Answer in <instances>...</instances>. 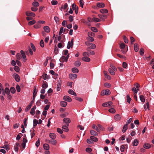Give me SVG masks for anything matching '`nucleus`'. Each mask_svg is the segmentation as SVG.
Segmentation results:
<instances>
[{
	"mask_svg": "<svg viewBox=\"0 0 154 154\" xmlns=\"http://www.w3.org/2000/svg\"><path fill=\"white\" fill-rule=\"evenodd\" d=\"M85 45L88 46V47L86 49L87 51H90V49H94L96 48L95 44L91 43L88 42H85Z\"/></svg>",
	"mask_w": 154,
	"mask_h": 154,
	"instance_id": "f257e3e1",
	"label": "nucleus"
},
{
	"mask_svg": "<svg viewBox=\"0 0 154 154\" xmlns=\"http://www.w3.org/2000/svg\"><path fill=\"white\" fill-rule=\"evenodd\" d=\"M69 56V54H68L66 57L63 56L60 59V61L61 62H63L65 61L66 62L68 60Z\"/></svg>",
	"mask_w": 154,
	"mask_h": 154,
	"instance_id": "f03ea898",
	"label": "nucleus"
},
{
	"mask_svg": "<svg viewBox=\"0 0 154 154\" xmlns=\"http://www.w3.org/2000/svg\"><path fill=\"white\" fill-rule=\"evenodd\" d=\"M62 83V81L60 79V78L59 80H58V83L57 87V91H60L61 87V85Z\"/></svg>",
	"mask_w": 154,
	"mask_h": 154,
	"instance_id": "7ed1b4c3",
	"label": "nucleus"
},
{
	"mask_svg": "<svg viewBox=\"0 0 154 154\" xmlns=\"http://www.w3.org/2000/svg\"><path fill=\"white\" fill-rule=\"evenodd\" d=\"M73 39H72L70 42H69L68 43L67 48L69 49L70 48H72L73 47Z\"/></svg>",
	"mask_w": 154,
	"mask_h": 154,
	"instance_id": "20e7f679",
	"label": "nucleus"
},
{
	"mask_svg": "<svg viewBox=\"0 0 154 154\" xmlns=\"http://www.w3.org/2000/svg\"><path fill=\"white\" fill-rule=\"evenodd\" d=\"M63 122L66 124L67 126H69V123L71 122V120L70 119L68 118H65L63 119Z\"/></svg>",
	"mask_w": 154,
	"mask_h": 154,
	"instance_id": "39448f33",
	"label": "nucleus"
},
{
	"mask_svg": "<svg viewBox=\"0 0 154 154\" xmlns=\"http://www.w3.org/2000/svg\"><path fill=\"white\" fill-rule=\"evenodd\" d=\"M112 101H109L103 103L102 104V106L105 107H107L112 105Z\"/></svg>",
	"mask_w": 154,
	"mask_h": 154,
	"instance_id": "423d86ee",
	"label": "nucleus"
},
{
	"mask_svg": "<svg viewBox=\"0 0 154 154\" xmlns=\"http://www.w3.org/2000/svg\"><path fill=\"white\" fill-rule=\"evenodd\" d=\"M63 100L65 101L70 102L72 101V99L68 96H65L63 97Z\"/></svg>",
	"mask_w": 154,
	"mask_h": 154,
	"instance_id": "0eeeda50",
	"label": "nucleus"
},
{
	"mask_svg": "<svg viewBox=\"0 0 154 154\" xmlns=\"http://www.w3.org/2000/svg\"><path fill=\"white\" fill-rule=\"evenodd\" d=\"M115 120L116 121H119L121 119V116L119 114L116 115L114 117Z\"/></svg>",
	"mask_w": 154,
	"mask_h": 154,
	"instance_id": "6e6552de",
	"label": "nucleus"
},
{
	"mask_svg": "<svg viewBox=\"0 0 154 154\" xmlns=\"http://www.w3.org/2000/svg\"><path fill=\"white\" fill-rule=\"evenodd\" d=\"M69 77L71 79L73 80L77 77V75L76 74H71L69 75Z\"/></svg>",
	"mask_w": 154,
	"mask_h": 154,
	"instance_id": "1a4fd4ad",
	"label": "nucleus"
},
{
	"mask_svg": "<svg viewBox=\"0 0 154 154\" xmlns=\"http://www.w3.org/2000/svg\"><path fill=\"white\" fill-rule=\"evenodd\" d=\"M98 17L102 19L103 21H104L105 19L106 18L107 16L105 14H99L98 15Z\"/></svg>",
	"mask_w": 154,
	"mask_h": 154,
	"instance_id": "9d476101",
	"label": "nucleus"
},
{
	"mask_svg": "<svg viewBox=\"0 0 154 154\" xmlns=\"http://www.w3.org/2000/svg\"><path fill=\"white\" fill-rule=\"evenodd\" d=\"M26 14L27 16H32V17H34L35 16V14L34 13L28 11L26 12Z\"/></svg>",
	"mask_w": 154,
	"mask_h": 154,
	"instance_id": "9b49d317",
	"label": "nucleus"
},
{
	"mask_svg": "<svg viewBox=\"0 0 154 154\" xmlns=\"http://www.w3.org/2000/svg\"><path fill=\"white\" fill-rule=\"evenodd\" d=\"M36 108V106H34L31 109V110L30 112V113L32 115H34L35 114V110Z\"/></svg>",
	"mask_w": 154,
	"mask_h": 154,
	"instance_id": "f8f14e48",
	"label": "nucleus"
},
{
	"mask_svg": "<svg viewBox=\"0 0 154 154\" xmlns=\"http://www.w3.org/2000/svg\"><path fill=\"white\" fill-rule=\"evenodd\" d=\"M49 143L53 145H56L57 143V141L55 139L49 140Z\"/></svg>",
	"mask_w": 154,
	"mask_h": 154,
	"instance_id": "ddd939ff",
	"label": "nucleus"
},
{
	"mask_svg": "<svg viewBox=\"0 0 154 154\" xmlns=\"http://www.w3.org/2000/svg\"><path fill=\"white\" fill-rule=\"evenodd\" d=\"M82 60L84 61L89 62L90 61V59L87 57H83L82 58Z\"/></svg>",
	"mask_w": 154,
	"mask_h": 154,
	"instance_id": "4468645a",
	"label": "nucleus"
},
{
	"mask_svg": "<svg viewBox=\"0 0 154 154\" xmlns=\"http://www.w3.org/2000/svg\"><path fill=\"white\" fill-rule=\"evenodd\" d=\"M44 30L47 33L50 32V29L49 27L48 26H44L43 27Z\"/></svg>",
	"mask_w": 154,
	"mask_h": 154,
	"instance_id": "2eb2a0df",
	"label": "nucleus"
},
{
	"mask_svg": "<svg viewBox=\"0 0 154 154\" xmlns=\"http://www.w3.org/2000/svg\"><path fill=\"white\" fill-rule=\"evenodd\" d=\"M139 141L137 139H135L132 142V145L133 146H136L138 145Z\"/></svg>",
	"mask_w": 154,
	"mask_h": 154,
	"instance_id": "dca6fc26",
	"label": "nucleus"
},
{
	"mask_svg": "<svg viewBox=\"0 0 154 154\" xmlns=\"http://www.w3.org/2000/svg\"><path fill=\"white\" fill-rule=\"evenodd\" d=\"M97 5L99 8H103L105 7L104 4L103 3H97Z\"/></svg>",
	"mask_w": 154,
	"mask_h": 154,
	"instance_id": "f3484780",
	"label": "nucleus"
},
{
	"mask_svg": "<svg viewBox=\"0 0 154 154\" xmlns=\"http://www.w3.org/2000/svg\"><path fill=\"white\" fill-rule=\"evenodd\" d=\"M151 146V145L148 143H145L143 145V147L146 149H149Z\"/></svg>",
	"mask_w": 154,
	"mask_h": 154,
	"instance_id": "a211bd4d",
	"label": "nucleus"
},
{
	"mask_svg": "<svg viewBox=\"0 0 154 154\" xmlns=\"http://www.w3.org/2000/svg\"><path fill=\"white\" fill-rule=\"evenodd\" d=\"M68 126H67L66 125H63L62 128L63 130L66 132H68L69 131V129L68 128Z\"/></svg>",
	"mask_w": 154,
	"mask_h": 154,
	"instance_id": "6ab92c4d",
	"label": "nucleus"
},
{
	"mask_svg": "<svg viewBox=\"0 0 154 154\" xmlns=\"http://www.w3.org/2000/svg\"><path fill=\"white\" fill-rule=\"evenodd\" d=\"M50 137L52 139H55L56 138V135L54 133H51L49 134Z\"/></svg>",
	"mask_w": 154,
	"mask_h": 154,
	"instance_id": "aec40b11",
	"label": "nucleus"
},
{
	"mask_svg": "<svg viewBox=\"0 0 154 154\" xmlns=\"http://www.w3.org/2000/svg\"><path fill=\"white\" fill-rule=\"evenodd\" d=\"M60 105L61 106L65 107L66 106L67 103L65 101H61L60 103Z\"/></svg>",
	"mask_w": 154,
	"mask_h": 154,
	"instance_id": "412c9836",
	"label": "nucleus"
},
{
	"mask_svg": "<svg viewBox=\"0 0 154 154\" xmlns=\"http://www.w3.org/2000/svg\"><path fill=\"white\" fill-rule=\"evenodd\" d=\"M90 133L91 135H94L96 136L98 135L97 133L96 132L93 130H91L90 131Z\"/></svg>",
	"mask_w": 154,
	"mask_h": 154,
	"instance_id": "4be33fe9",
	"label": "nucleus"
},
{
	"mask_svg": "<svg viewBox=\"0 0 154 154\" xmlns=\"http://www.w3.org/2000/svg\"><path fill=\"white\" fill-rule=\"evenodd\" d=\"M72 72L74 73H77L79 72V69L76 67H74L72 69Z\"/></svg>",
	"mask_w": 154,
	"mask_h": 154,
	"instance_id": "5701e85b",
	"label": "nucleus"
},
{
	"mask_svg": "<svg viewBox=\"0 0 154 154\" xmlns=\"http://www.w3.org/2000/svg\"><path fill=\"white\" fill-rule=\"evenodd\" d=\"M68 93L71 95H73L74 96L76 95V93L72 89H69V90Z\"/></svg>",
	"mask_w": 154,
	"mask_h": 154,
	"instance_id": "b1692460",
	"label": "nucleus"
},
{
	"mask_svg": "<svg viewBox=\"0 0 154 154\" xmlns=\"http://www.w3.org/2000/svg\"><path fill=\"white\" fill-rule=\"evenodd\" d=\"M14 78L15 80L17 82H19L20 80V77L18 74H16L14 76Z\"/></svg>",
	"mask_w": 154,
	"mask_h": 154,
	"instance_id": "393cba45",
	"label": "nucleus"
},
{
	"mask_svg": "<svg viewBox=\"0 0 154 154\" xmlns=\"http://www.w3.org/2000/svg\"><path fill=\"white\" fill-rule=\"evenodd\" d=\"M128 128V124H126L124 125L122 131L123 133H125Z\"/></svg>",
	"mask_w": 154,
	"mask_h": 154,
	"instance_id": "a878e982",
	"label": "nucleus"
},
{
	"mask_svg": "<svg viewBox=\"0 0 154 154\" xmlns=\"http://www.w3.org/2000/svg\"><path fill=\"white\" fill-rule=\"evenodd\" d=\"M33 127H35L38 124V120L35 119H34L33 120Z\"/></svg>",
	"mask_w": 154,
	"mask_h": 154,
	"instance_id": "bb28decb",
	"label": "nucleus"
},
{
	"mask_svg": "<svg viewBox=\"0 0 154 154\" xmlns=\"http://www.w3.org/2000/svg\"><path fill=\"white\" fill-rule=\"evenodd\" d=\"M43 147L44 149L45 150H48L49 149V146L48 144H45Z\"/></svg>",
	"mask_w": 154,
	"mask_h": 154,
	"instance_id": "cd10ccee",
	"label": "nucleus"
},
{
	"mask_svg": "<svg viewBox=\"0 0 154 154\" xmlns=\"http://www.w3.org/2000/svg\"><path fill=\"white\" fill-rule=\"evenodd\" d=\"M134 50L136 52H137L138 51V46L137 43H135L134 45Z\"/></svg>",
	"mask_w": 154,
	"mask_h": 154,
	"instance_id": "c85d7f7f",
	"label": "nucleus"
},
{
	"mask_svg": "<svg viewBox=\"0 0 154 154\" xmlns=\"http://www.w3.org/2000/svg\"><path fill=\"white\" fill-rule=\"evenodd\" d=\"M90 139L93 141H94V142H97V141L98 140V139L97 138L94 137V136H91L90 137Z\"/></svg>",
	"mask_w": 154,
	"mask_h": 154,
	"instance_id": "c756f323",
	"label": "nucleus"
},
{
	"mask_svg": "<svg viewBox=\"0 0 154 154\" xmlns=\"http://www.w3.org/2000/svg\"><path fill=\"white\" fill-rule=\"evenodd\" d=\"M149 107V104L148 102H147L146 105H144V108L145 110L148 109Z\"/></svg>",
	"mask_w": 154,
	"mask_h": 154,
	"instance_id": "7c9ffc66",
	"label": "nucleus"
},
{
	"mask_svg": "<svg viewBox=\"0 0 154 154\" xmlns=\"http://www.w3.org/2000/svg\"><path fill=\"white\" fill-rule=\"evenodd\" d=\"M81 64V62L79 61H75L74 63V65L76 66H79Z\"/></svg>",
	"mask_w": 154,
	"mask_h": 154,
	"instance_id": "2f4dec72",
	"label": "nucleus"
},
{
	"mask_svg": "<svg viewBox=\"0 0 154 154\" xmlns=\"http://www.w3.org/2000/svg\"><path fill=\"white\" fill-rule=\"evenodd\" d=\"M100 11L102 14L106 13L108 12L107 10L105 9H101L100 10Z\"/></svg>",
	"mask_w": 154,
	"mask_h": 154,
	"instance_id": "473e14b6",
	"label": "nucleus"
},
{
	"mask_svg": "<svg viewBox=\"0 0 154 154\" xmlns=\"http://www.w3.org/2000/svg\"><path fill=\"white\" fill-rule=\"evenodd\" d=\"M36 23V21L35 20H33L32 21L29 22L28 23V25L29 26L32 25Z\"/></svg>",
	"mask_w": 154,
	"mask_h": 154,
	"instance_id": "72a5a7b5",
	"label": "nucleus"
},
{
	"mask_svg": "<svg viewBox=\"0 0 154 154\" xmlns=\"http://www.w3.org/2000/svg\"><path fill=\"white\" fill-rule=\"evenodd\" d=\"M41 25L39 23H38V22L37 23V24L34 26V27L35 29L39 28L41 27Z\"/></svg>",
	"mask_w": 154,
	"mask_h": 154,
	"instance_id": "f704fd0d",
	"label": "nucleus"
},
{
	"mask_svg": "<svg viewBox=\"0 0 154 154\" xmlns=\"http://www.w3.org/2000/svg\"><path fill=\"white\" fill-rule=\"evenodd\" d=\"M140 100L141 102H144L145 101V99L143 96L141 95L140 96Z\"/></svg>",
	"mask_w": 154,
	"mask_h": 154,
	"instance_id": "c9c22d12",
	"label": "nucleus"
},
{
	"mask_svg": "<svg viewBox=\"0 0 154 154\" xmlns=\"http://www.w3.org/2000/svg\"><path fill=\"white\" fill-rule=\"evenodd\" d=\"M109 111L110 112L112 113H114L116 112V111L115 109L113 108H112L109 109Z\"/></svg>",
	"mask_w": 154,
	"mask_h": 154,
	"instance_id": "e433bc0d",
	"label": "nucleus"
},
{
	"mask_svg": "<svg viewBox=\"0 0 154 154\" xmlns=\"http://www.w3.org/2000/svg\"><path fill=\"white\" fill-rule=\"evenodd\" d=\"M32 5L34 7H38L39 6V4L38 2H34L32 3Z\"/></svg>",
	"mask_w": 154,
	"mask_h": 154,
	"instance_id": "4c0bfd02",
	"label": "nucleus"
},
{
	"mask_svg": "<svg viewBox=\"0 0 154 154\" xmlns=\"http://www.w3.org/2000/svg\"><path fill=\"white\" fill-rule=\"evenodd\" d=\"M2 148L6 149V150L8 151L10 149L9 146L8 145H5Z\"/></svg>",
	"mask_w": 154,
	"mask_h": 154,
	"instance_id": "58836bf2",
	"label": "nucleus"
},
{
	"mask_svg": "<svg viewBox=\"0 0 154 154\" xmlns=\"http://www.w3.org/2000/svg\"><path fill=\"white\" fill-rule=\"evenodd\" d=\"M93 21H94L95 22H97L100 21L101 20L98 18L95 17H93Z\"/></svg>",
	"mask_w": 154,
	"mask_h": 154,
	"instance_id": "ea45409f",
	"label": "nucleus"
},
{
	"mask_svg": "<svg viewBox=\"0 0 154 154\" xmlns=\"http://www.w3.org/2000/svg\"><path fill=\"white\" fill-rule=\"evenodd\" d=\"M109 72L112 75H114L115 74V72L112 70L111 68H109Z\"/></svg>",
	"mask_w": 154,
	"mask_h": 154,
	"instance_id": "a19ab883",
	"label": "nucleus"
},
{
	"mask_svg": "<svg viewBox=\"0 0 154 154\" xmlns=\"http://www.w3.org/2000/svg\"><path fill=\"white\" fill-rule=\"evenodd\" d=\"M10 91L11 93L14 94L16 91L15 88L13 87H11L10 88Z\"/></svg>",
	"mask_w": 154,
	"mask_h": 154,
	"instance_id": "79ce46f5",
	"label": "nucleus"
},
{
	"mask_svg": "<svg viewBox=\"0 0 154 154\" xmlns=\"http://www.w3.org/2000/svg\"><path fill=\"white\" fill-rule=\"evenodd\" d=\"M5 91L7 94H9L10 93V91L9 89L7 88H5Z\"/></svg>",
	"mask_w": 154,
	"mask_h": 154,
	"instance_id": "37998d69",
	"label": "nucleus"
},
{
	"mask_svg": "<svg viewBox=\"0 0 154 154\" xmlns=\"http://www.w3.org/2000/svg\"><path fill=\"white\" fill-rule=\"evenodd\" d=\"M140 54L141 55H143L144 53V50L143 48H141L140 50Z\"/></svg>",
	"mask_w": 154,
	"mask_h": 154,
	"instance_id": "c03bdc74",
	"label": "nucleus"
},
{
	"mask_svg": "<svg viewBox=\"0 0 154 154\" xmlns=\"http://www.w3.org/2000/svg\"><path fill=\"white\" fill-rule=\"evenodd\" d=\"M104 91V92H105V94L106 95H109L111 93L110 91L108 89L105 90Z\"/></svg>",
	"mask_w": 154,
	"mask_h": 154,
	"instance_id": "a18cd8bd",
	"label": "nucleus"
},
{
	"mask_svg": "<svg viewBox=\"0 0 154 154\" xmlns=\"http://www.w3.org/2000/svg\"><path fill=\"white\" fill-rule=\"evenodd\" d=\"M40 45L41 47L43 48L44 46V42L43 40H41L40 43Z\"/></svg>",
	"mask_w": 154,
	"mask_h": 154,
	"instance_id": "49530a36",
	"label": "nucleus"
},
{
	"mask_svg": "<svg viewBox=\"0 0 154 154\" xmlns=\"http://www.w3.org/2000/svg\"><path fill=\"white\" fill-rule=\"evenodd\" d=\"M84 3V2L83 0H79V4H80V6L82 8H83Z\"/></svg>",
	"mask_w": 154,
	"mask_h": 154,
	"instance_id": "de8ad7c7",
	"label": "nucleus"
},
{
	"mask_svg": "<svg viewBox=\"0 0 154 154\" xmlns=\"http://www.w3.org/2000/svg\"><path fill=\"white\" fill-rule=\"evenodd\" d=\"M17 58L18 60H20L21 58V56L20 54L18 53L17 54Z\"/></svg>",
	"mask_w": 154,
	"mask_h": 154,
	"instance_id": "09e8293b",
	"label": "nucleus"
},
{
	"mask_svg": "<svg viewBox=\"0 0 154 154\" xmlns=\"http://www.w3.org/2000/svg\"><path fill=\"white\" fill-rule=\"evenodd\" d=\"M88 35L89 37H91V36H94V34L91 32H89L88 33Z\"/></svg>",
	"mask_w": 154,
	"mask_h": 154,
	"instance_id": "8fccbe9b",
	"label": "nucleus"
},
{
	"mask_svg": "<svg viewBox=\"0 0 154 154\" xmlns=\"http://www.w3.org/2000/svg\"><path fill=\"white\" fill-rule=\"evenodd\" d=\"M14 70L17 72H19L20 71V69L18 66H15L14 67Z\"/></svg>",
	"mask_w": 154,
	"mask_h": 154,
	"instance_id": "3c124183",
	"label": "nucleus"
},
{
	"mask_svg": "<svg viewBox=\"0 0 154 154\" xmlns=\"http://www.w3.org/2000/svg\"><path fill=\"white\" fill-rule=\"evenodd\" d=\"M104 86L107 88H110L111 87V85L108 83H105L104 84Z\"/></svg>",
	"mask_w": 154,
	"mask_h": 154,
	"instance_id": "603ef678",
	"label": "nucleus"
},
{
	"mask_svg": "<svg viewBox=\"0 0 154 154\" xmlns=\"http://www.w3.org/2000/svg\"><path fill=\"white\" fill-rule=\"evenodd\" d=\"M48 87V85L46 83H44L42 86V87L44 89H45Z\"/></svg>",
	"mask_w": 154,
	"mask_h": 154,
	"instance_id": "864d4df0",
	"label": "nucleus"
},
{
	"mask_svg": "<svg viewBox=\"0 0 154 154\" xmlns=\"http://www.w3.org/2000/svg\"><path fill=\"white\" fill-rule=\"evenodd\" d=\"M51 3L53 5H55L57 4V2L56 0H52L51 2Z\"/></svg>",
	"mask_w": 154,
	"mask_h": 154,
	"instance_id": "5fc2aeb1",
	"label": "nucleus"
},
{
	"mask_svg": "<svg viewBox=\"0 0 154 154\" xmlns=\"http://www.w3.org/2000/svg\"><path fill=\"white\" fill-rule=\"evenodd\" d=\"M110 66L113 71H116L117 70L115 66H113V65L111 64L110 65Z\"/></svg>",
	"mask_w": 154,
	"mask_h": 154,
	"instance_id": "6e6d98bb",
	"label": "nucleus"
},
{
	"mask_svg": "<svg viewBox=\"0 0 154 154\" xmlns=\"http://www.w3.org/2000/svg\"><path fill=\"white\" fill-rule=\"evenodd\" d=\"M127 101L128 103H130L131 100V99L130 97V96L128 95L127 96Z\"/></svg>",
	"mask_w": 154,
	"mask_h": 154,
	"instance_id": "4d7b16f0",
	"label": "nucleus"
},
{
	"mask_svg": "<svg viewBox=\"0 0 154 154\" xmlns=\"http://www.w3.org/2000/svg\"><path fill=\"white\" fill-rule=\"evenodd\" d=\"M97 126L100 130L103 131L104 130V128L101 125L99 124L97 125Z\"/></svg>",
	"mask_w": 154,
	"mask_h": 154,
	"instance_id": "13d9d810",
	"label": "nucleus"
},
{
	"mask_svg": "<svg viewBox=\"0 0 154 154\" xmlns=\"http://www.w3.org/2000/svg\"><path fill=\"white\" fill-rule=\"evenodd\" d=\"M16 90L18 92H20V88L19 85H17L16 87Z\"/></svg>",
	"mask_w": 154,
	"mask_h": 154,
	"instance_id": "bf43d9fd",
	"label": "nucleus"
},
{
	"mask_svg": "<svg viewBox=\"0 0 154 154\" xmlns=\"http://www.w3.org/2000/svg\"><path fill=\"white\" fill-rule=\"evenodd\" d=\"M40 140L39 139H38L37 141L36 142L35 145L37 147H38L40 145Z\"/></svg>",
	"mask_w": 154,
	"mask_h": 154,
	"instance_id": "052dcab7",
	"label": "nucleus"
},
{
	"mask_svg": "<svg viewBox=\"0 0 154 154\" xmlns=\"http://www.w3.org/2000/svg\"><path fill=\"white\" fill-rule=\"evenodd\" d=\"M91 30L94 32H97V29L94 27H92L91 28Z\"/></svg>",
	"mask_w": 154,
	"mask_h": 154,
	"instance_id": "680f3d73",
	"label": "nucleus"
},
{
	"mask_svg": "<svg viewBox=\"0 0 154 154\" xmlns=\"http://www.w3.org/2000/svg\"><path fill=\"white\" fill-rule=\"evenodd\" d=\"M132 91H133L135 94L137 93L138 92V91L137 89H136V88L134 87L132 89Z\"/></svg>",
	"mask_w": 154,
	"mask_h": 154,
	"instance_id": "e2e57ef3",
	"label": "nucleus"
},
{
	"mask_svg": "<svg viewBox=\"0 0 154 154\" xmlns=\"http://www.w3.org/2000/svg\"><path fill=\"white\" fill-rule=\"evenodd\" d=\"M86 152L89 153L91 152L92 149L90 148H87L86 149Z\"/></svg>",
	"mask_w": 154,
	"mask_h": 154,
	"instance_id": "0e129e2a",
	"label": "nucleus"
},
{
	"mask_svg": "<svg viewBox=\"0 0 154 154\" xmlns=\"http://www.w3.org/2000/svg\"><path fill=\"white\" fill-rule=\"evenodd\" d=\"M63 27H61L60 28L59 32V35H60L63 32Z\"/></svg>",
	"mask_w": 154,
	"mask_h": 154,
	"instance_id": "69168bd1",
	"label": "nucleus"
},
{
	"mask_svg": "<svg viewBox=\"0 0 154 154\" xmlns=\"http://www.w3.org/2000/svg\"><path fill=\"white\" fill-rule=\"evenodd\" d=\"M83 55L84 57H86L87 56H89V54L87 52H84L83 53Z\"/></svg>",
	"mask_w": 154,
	"mask_h": 154,
	"instance_id": "338daca9",
	"label": "nucleus"
},
{
	"mask_svg": "<svg viewBox=\"0 0 154 154\" xmlns=\"http://www.w3.org/2000/svg\"><path fill=\"white\" fill-rule=\"evenodd\" d=\"M123 38L125 43H128V40L127 38L125 36H124Z\"/></svg>",
	"mask_w": 154,
	"mask_h": 154,
	"instance_id": "774afa93",
	"label": "nucleus"
}]
</instances>
